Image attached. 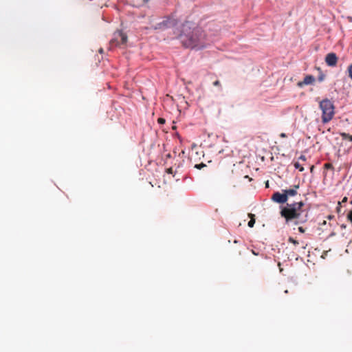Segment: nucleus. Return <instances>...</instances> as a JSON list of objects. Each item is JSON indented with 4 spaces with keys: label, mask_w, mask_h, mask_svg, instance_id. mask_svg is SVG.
<instances>
[{
    "label": "nucleus",
    "mask_w": 352,
    "mask_h": 352,
    "mask_svg": "<svg viewBox=\"0 0 352 352\" xmlns=\"http://www.w3.org/2000/svg\"><path fill=\"white\" fill-rule=\"evenodd\" d=\"M179 38L185 47L202 49L207 45L204 32L199 28H191L189 23L183 25Z\"/></svg>",
    "instance_id": "obj_1"
},
{
    "label": "nucleus",
    "mask_w": 352,
    "mask_h": 352,
    "mask_svg": "<svg viewBox=\"0 0 352 352\" xmlns=\"http://www.w3.org/2000/svg\"><path fill=\"white\" fill-rule=\"evenodd\" d=\"M304 206L302 201L287 204L280 211V215L285 219L286 223H289L292 219H297L301 214V208Z\"/></svg>",
    "instance_id": "obj_2"
},
{
    "label": "nucleus",
    "mask_w": 352,
    "mask_h": 352,
    "mask_svg": "<svg viewBox=\"0 0 352 352\" xmlns=\"http://www.w3.org/2000/svg\"><path fill=\"white\" fill-rule=\"evenodd\" d=\"M319 107L322 112V122L326 124L332 120L335 114L334 105L330 100L326 98L320 102Z\"/></svg>",
    "instance_id": "obj_3"
},
{
    "label": "nucleus",
    "mask_w": 352,
    "mask_h": 352,
    "mask_svg": "<svg viewBox=\"0 0 352 352\" xmlns=\"http://www.w3.org/2000/svg\"><path fill=\"white\" fill-rule=\"evenodd\" d=\"M127 42V36L122 31H116L113 34V37L111 38L110 43L111 45H125Z\"/></svg>",
    "instance_id": "obj_4"
},
{
    "label": "nucleus",
    "mask_w": 352,
    "mask_h": 352,
    "mask_svg": "<svg viewBox=\"0 0 352 352\" xmlns=\"http://www.w3.org/2000/svg\"><path fill=\"white\" fill-rule=\"evenodd\" d=\"M272 199L278 204H285L287 201V195H285L284 192L283 194L276 192L273 194Z\"/></svg>",
    "instance_id": "obj_5"
},
{
    "label": "nucleus",
    "mask_w": 352,
    "mask_h": 352,
    "mask_svg": "<svg viewBox=\"0 0 352 352\" xmlns=\"http://www.w3.org/2000/svg\"><path fill=\"white\" fill-rule=\"evenodd\" d=\"M325 63L328 66L334 67L337 65L338 57L335 53H329L325 57Z\"/></svg>",
    "instance_id": "obj_6"
},
{
    "label": "nucleus",
    "mask_w": 352,
    "mask_h": 352,
    "mask_svg": "<svg viewBox=\"0 0 352 352\" xmlns=\"http://www.w3.org/2000/svg\"><path fill=\"white\" fill-rule=\"evenodd\" d=\"M315 78L311 75L306 76L302 81H299L297 83L298 87H302L305 85H311L314 82Z\"/></svg>",
    "instance_id": "obj_7"
},
{
    "label": "nucleus",
    "mask_w": 352,
    "mask_h": 352,
    "mask_svg": "<svg viewBox=\"0 0 352 352\" xmlns=\"http://www.w3.org/2000/svg\"><path fill=\"white\" fill-rule=\"evenodd\" d=\"M294 188H295L294 189L284 190L283 192H285V195H287V197L288 196H295L296 195H297L296 189H298L299 188V186L296 185V186H294Z\"/></svg>",
    "instance_id": "obj_8"
},
{
    "label": "nucleus",
    "mask_w": 352,
    "mask_h": 352,
    "mask_svg": "<svg viewBox=\"0 0 352 352\" xmlns=\"http://www.w3.org/2000/svg\"><path fill=\"white\" fill-rule=\"evenodd\" d=\"M249 217H250V220L249 221L248 225L250 228H252L255 223L254 214H249Z\"/></svg>",
    "instance_id": "obj_9"
},
{
    "label": "nucleus",
    "mask_w": 352,
    "mask_h": 352,
    "mask_svg": "<svg viewBox=\"0 0 352 352\" xmlns=\"http://www.w3.org/2000/svg\"><path fill=\"white\" fill-rule=\"evenodd\" d=\"M341 137L343 140H349V141H352V135L346 133H340Z\"/></svg>",
    "instance_id": "obj_10"
},
{
    "label": "nucleus",
    "mask_w": 352,
    "mask_h": 352,
    "mask_svg": "<svg viewBox=\"0 0 352 352\" xmlns=\"http://www.w3.org/2000/svg\"><path fill=\"white\" fill-rule=\"evenodd\" d=\"M294 166L296 169H298L299 171H300V172H302L304 170L303 166L301 164H300L298 162H294Z\"/></svg>",
    "instance_id": "obj_11"
},
{
    "label": "nucleus",
    "mask_w": 352,
    "mask_h": 352,
    "mask_svg": "<svg viewBox=\"0 0 352 352\" xmlns=\"http://www.w3.org/2000/svg\"><path fill=\"white\" fill-rule=\"evenodd\" d=\"M206 165L204 163H200L195 165V168L197 169H201L204 167H206Z\"/></svg>",
    "instance_id": "obj_12"
},
{
    "label": "nucleus",
    "mask_w": 352,
    "mask_h": 352,
    "mask_svg": "<svg viewBox=\"0 0 352 352\" xmlns=\"http://www.w3.org/2000/svg\"><path fill=\"white\" fill-rule=\"evenodd\" d=\"M288 241H289L290 243H293L294 245H298V241H296V239H293L292 237H289V239H288Z\"/></svg>",
    "instance_id": "obj_13"
},
{
    "label": "nucleus",
    "mask_w": 352,
    "mask_h": 352,
    "mask_svg": "<svg viewBox=\"0 0 352 352\" xmlns=\"http://www.w3.org/2000/svg\"><path fill=\"white\" fill-rule=\"evenodd\" d=\"M164 23L166 26H170L171 25H175V22L173 21H164Z\"/></svg>",
    "instance_id": "obj_14"
},
{
    "label": "nucleus",
    "mask_w": 352,
    "mask_h": 352,
    "mask_svg": "<svg viewBox=\"0 0 352 352\" xmlns=\"http://www.w3.org/2000/svg\"><path fill=\"white\" fill-rule=\"evenodd\" d=\"M324 168H327V169H333V166L330 163H327L324 164Z\"/></svg>",
    "instance_id": "obj_15"
},
{
    "label": "nucleus",
    "mask_w": 352,
    "mask_h": 352,
    "mask_svg": "<svg viewBox=\"0 0 352 352\" xmlns=\"http://www.w3.org/2000/svg\"><path fill=\"white\" fill-rule=\"evenodd\" d=\"M349 76L352 79V64L348 68Z\"/></svg>",
    "instance_id": "obj_16"
},
{
    "label": "nucleus",
    "mask_w": 352,
    "mask_h": 352,
    "mask_svg": "<svg viewBox=\"0 0 352 352\" xmlns=\"http://www.w3.org/2000/svg\"><path fill=\"white\" fill-rule=\"evenodd\" d=\"M347 219L352 223V210L348 213Z\"/></svg>",
    "instance_id": "obj_17"
},
{
    "label": "nucleus",
    "mask_w": 352,
    "mask_h": 352,
    "mask_svg": "<svg viewBox=\"0 0 352 352\" xmlns=\"http://www.w3.org/2000/svg\"><path fill=\"white\" fill-rule=\"evenodd\" d=\"M324 78H325L324 74H321L318 76V80H319L320 82H322V81H323V80H324Z\"/></svg>",
    "instance_id": "obj_18"
},
{
    "label": "nucleus",
    "mask_w": 352,
    "mask_h": 352,
    "mask_svg": "<svg viewBox=\"0 0 352 352\" xmlns=\"http://www.w3.org/2000/svg\"><path fill=\"white\" fill-rule=\"evenodd\" d=\"M157 121H158V122H159L160 124H164V123H165V119H164V118H158Z\"/></svg>",
    "instance_id": "obj_19"
},
{
    "label": "nucleus",
    "mask_w": 352,
    "mask_h": 352,
    "mask_svg": "<svg viewBox=\"0 0 352 352\" xmlns=\"http://www.w3.org/2000/svg\"><path fill=\"white\" fill-rule=\"evenodd\" d=\"M298 160H302V161H303V162H305V161L307 160V158H306V157H305V155H301L299 157Z\"/></svg>",
    "instance_id": "obj_20"
},
{
    "label": "nucleus",
    "mask_w": 352,
    "mask_h": 352,
    "mask_svg": "<svg viewBox=\"0 0 352 352\" xmlns=\"http://www.w3.org/2000/svg\"><path fill=\"white\" fill-rule=\"evenodd\" d=\"M340 209H341V202L339 201L338 202V206H337L336 208V210L337 212L339 213L340 212Z\"/></svg>",
    "instance_id": "obj_21"
},
{
    "label": "nucleus",
    "mask_w": 352,
    "mask_h": 352,
    "mask_svg": "<svg viewBox=\"0 0 352 352\" xmlns=\"http://www.w3.org/2000/svg\"><path fill=\"white\" fill-rule=\"evenodd\" d=\"M213 85H214V86H218V87L221 86L220 81H219V80H216V81H214V82H213Z\"/></svg>",
    "instance_id": "obj_22"
},
{
    "label": "nucleus",
    "mask_w": 352,
    "mask_h": 352,
    "mask_svg": "<svg viewBox=\"0 0 352 352\" xmlns=\"http://www.w3.org/2000/svg\"><path fill=\"white\" fill-rule=\"evenodd\" d=\"M298 230L301 233H304L305 232V230H304V228L302 227H299L298 228Z\"/></svg>",
    "instance_id": "obj_23"
},
{
    "label": "nucleus",
    "mask_w": 352,
    "mask_h": 352,
    "mask_svg": "<svg viewBox=\"0 0 352 352\" xmlns=\"http://www.w3.org/2000/svg\"><path fill=\"white\" fill-rule=\"evenodd\" d=\"M347 199H347V197H344L342 199V201H340V202H341V204H342V203H345V202H346V201H347Z\"/></svg>",
    "instance_id": "obj_24"
},
{
    "label": "nucleus",
    "mask_w": 352,
    "mask_h": 352,
    "mask_svg": "<svg viewBox=\"0 0 352 352\" xmlns=\"http://www.w3.org/2000/svg\"><path fill=\"white\" fill-rule=\"evenodd\" d=\"M166 172H167L168 173H170H170H173V168H168V169H167V170H166Z\"/></svg>",
    "instance_id": "obj_25"
},
{
    "label": "nucleus",
    "mask_w": 352,
    "mask_h": 352,
    "mask_svg": "<svg viewBox=\"0 0 352 352\" xmlns=\"http://www.w3.org/2000/svg\"><path fill=\"white\" fill-rule=\"evenodd\" d=\"M314 170V166L312 165V166H310V172L313 173Z\"/></svg>",
    "instance_id": "obj_26"
},
{
    "label": "nucleus",
    "mask_w": 352,
    "mask_h": 352,
    "mask_svg": "<svg viewBox=\"0 0 352 352\" xmlns=\"http://www.w3.org/2000/svg\"><path fill=\"white\" fill-rule=\"evenodd\" d=\"M280 136L281 138H285V137H286V134H285V133H280Z\"/></svg>",
    "instance_id": "obj_27"
},
{
    "label": "nucleus",
    "mask_w": 352,
    "mask_h": 352,
    "mask_svg": "<svg viewBox=\"0 0 352 352\" xmlns=\"http://www.w3.org/2000/svg\"><path fill=\"white\" fill-rule=\"evenodd\" d=\"M99 52H100V54H102V53H103V49H102V48H100V49L99 50Z\"/></svg>",
    "instance_id": "obj_28"
},
{
    "label": "nucleus",
    "mask_w": 352,
    "mask_h": 352,
    "mask_svg": "<svg viewBox=\"0 0 352 352\" xmlns=\"http://www.w3.org/2000/svg\"><path fill=\"white\" fill-rule=\"evenodd\" d=\"M298 223H299L298 221H296V222H295V224H296V225H297Z\"/></svg>",
    "instance_id": "obj_29"
}]
</instances>
